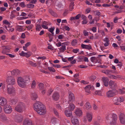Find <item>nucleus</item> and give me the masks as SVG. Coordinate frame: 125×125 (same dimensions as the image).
Segmentation results:
<instances>
[{
	"label": "nucleus",
	"instance_id": "69168bd1",
	"mask_svg": "<svg viewBox=\"0 0 125 125\" xmlns=\"http://www.w3.org/2000/svg\"><path fill=\"white\" fill-rule=\"evenodd\" d=\"M64 37L63 35L62 34H61L59 35L58 36V38L59 39H63Z\"/></svg>",
	"mask_w": 125,
	"mask_h": 125
},
{
	"label": "nucleus",
	"instance_id": "49530a36",
	"mask_svg": "<svg viewBox=\"0 0 125 125\" xmlns=\"http://www.w3.org/2000/svg\"><path fill=\"white\" fill-rule=\"evenodd\" d=\"M77 40L75 39L73 40L71 43V44L73 46H75L77 43Z\"/></svg>",
	"mask_w": 125,
	"mask_h": 125
},
{
	"label": "nucleus",
	"instance_id": "f8f14e48",
	"mask_svg": "<svg viewBox=\"0 0 125 125\" xmlns=\"http://www.w3.org/2000/svg\"><path fill=\"white\" fill-rule=\"evenodd\" d=\"M84 89L86 92L89 93H90V90H93L94 89V86L91 85H88L85 87Z\"/></svg>",
	"mask_w": 125,
	"mask_h": 125
},
{
	"label": "nucleus",
	"instance_id": "393cba45",
	"mask_svg": "<svg viewBox=\"0 0 125 125\" xmlns=\"http://www.w3.org/2000/svg\"><path fill=\"white\" fill-rule=\"evenodd\" d=\"M102 73H105V74L108 75L110 74L112 72V71L111 70H103L102 71Z\"/></svg>",
	"mask_w": 125,
	"mask_h": 125
},
{
	"label": "nucleus",
	"instance_id": "ea45409f",
	"mask_svg": "<svg viewBox=\"0 0 125 125\" xmlns=\"http://www.w3.org/2000/svg\"><path fill=\"white\" fill-rule=\"evenodd\" d=\"M16 27L17 28V30L18 31L21 32L23 31V28L21 26L17 25Z\"/></svg>",
	"mask_w": 125,
	"mask_h": 125
},
{
	"label": "nucleus",
	"instance_id": "423d86ee",
	"mask_svg": "<svg viewBox=\"0 0 125 125\" xmlns=\"http://www.w3.org/2000/svg\"><path fill=\"white\" fill-rule=\"evenodd\" d=\"M7 92L9 94H15L16 92L15 89L12 85H7Z\"/></svg>",
	"mask_w": 125,
	"mask_h": 125
},
{
	"label": "nucleus",
	"instance_id": "f257e3e1",
	"mask_svg": "<svg viewBox=\"0 0 125 125\" xmlns=\"http://www.w3.org/2000/svg\"><path fill=\"white\" fill-rule=\"evenodd\" d=\"M33 107L35 110L40 115H44L46 113V107L41 102L35 103L33 105Z\"/></svg>",
	"mask_w": 125,
	"mask_h": 125
},
{
	"label": "nucleus",
	"instance_id": "cd10ccee",
	"mask_svg": "<svg viewBox=\"0 0 125 125\" xmlns=\"http://www.w3.org/2000/svg\"><path fill=\"white\" fill-rule=\"evenodd\" d=\"M31 44V43L30 42H28L25 44V46L23 47V49L25 51L27 50V48Z\"/></svg>",
	"mask_w": 125,
	"mask_h": 125
},
{
	"label": "nucleus",
	"instance_id": "052dcab7",
	"mask_svg": "<svg viewBox=\"0 0 125 125\" xmlns=\"http://www.w3.org/2000/svg\"><path fill=\"white\" fill-rule=\"evenodd\" d=\"M48 49L50 50L53 49V47L51 45H50L49 43L48 44Z\"/></svg>",
	"mask_w": 125,
	"mask_h": 125
},
{
	"label": "nucleus",
	"instance_id": "bf43d9fd",
	"mask_svg": "<svg viewBox=\"0 0 125 125\" xmlns=\"http://www.w3.org/2000/svg\"><path fill=\"white\" fill-rule=\"evenodd\" d=\"M42 25H50V24L49 22H47L45 21H44L42 22Z\"/></svg>",
	"mask_w": 125,
	"mask_h": 125
},
{
	"label": "nucleus",
	"instance_id": "2eb2a0df",
	"mask_svg": "<svg viewBox=\"0 0 125 125\" xmlns=\"http://www.w3.org/2000/svg\"><path fill=\"white\" fill-rule=\"evenodd\" d=\"M86 117L89 122L92 121L93 118V114L91 112H88L86 114Z\"/></svg>",
	"mask_w": 125,
	"mask_h": 125
},
{
	"label": "nucleus",
	"instance_id": "13d9d810",
	"mask_svg": "<svg viewBox=\"0 0 125 125\" xmlns=\"http://www.w3.org/2000/svg\"><path fill=\"white\" fill-rule=\"evenodd\" d=\"M53 66L54 67L57 68H60L61 67V65L58 64H53Z\"/></svg>",
	"mask_w": 125,
	"mask_h": 125
},
{
	"label": "nucleus",
	"instance_id": "0eeeda50",
	"mask_svg": "<svg viewBox=\"0 0 125 125\" xmlns=\"http://www.w3.org/2000/svg\"><path fill=\"white\" fill-rule=\"evenodd\" d=\"M4 110L5 113L9 114L11 112L12 108L9 105H6L4 106Z\"/></svg>",
	"mask_w": 125,
	"mask_h": 125
},
{
	"label": "nucleus",
	"instance_id": "603ef678",
	"mask_svg": "<svg viewBox=\"0 0 125 125\" xmlns=\"http://www.w3.org/2000/svg\"><path fill=\"white\" fill-rule=\"evenodd\" d=\"M7 30L9 31L13 32L14 31V29L13 28L9 27H8V29H7Z\"/></svg>",
	"mask_w": 125,
	"mask_h": 125
},
{
	"label": "nucleus",
	"instance_id": "6e6d98bb",
	"mask_svg": "<svg viewBox=\"0 0 125 125\" xmlns=\"http://www.w3.org/2000/svg\"><path fill=\"white\" fill-rule=\"evenodd\" d=\"M53 111L54 114L55 115L58 117H59V115L58 113L57 112L56 110L55 109H53Z\"/></svg>",
	"mask_w": 125,
	"mask_h": 125
},
{
	"label": "nucleus",
	"instance_id": "c9c22d12",
	"mask_svg": "<svg viewBox=\"0 0 125 125\" xmlns=\"http://www.w3.org/2000/svg\"><path fill=\"white\" fill-rule=\"evenodd\" d=\"M49 13L53 16L54 17H56L57 16V14L51 9H49Z\"/></svg>",
	"mask_w": 125,
	"mask_h": 125
},
{
	"label": "nucleus",
	"instance_id": "8fccbe9b",
	"mask_svg": "<svg viewBox=\"0 0 125 125\" xmlns=\"http://www.w3.org/2000/svg\"><path fill=\"white\" fill-rule=\"evenodd\" d=\"M79 51V49H73V50L72 51L74 53H77Z\"/></svg>",
	"mask_w": 125,
	"mask_h": 125
},
{
	"label": "nucleus",
	"instance_id": "09e8293b",
	"mask_svg": "<svg viewBox=\"0 0 125 125\" xmlns=\"http://www.w3.org/2000/svg\"><path fill=\"white\" fill-rule=\"evenodd\" d=\"M70 109L71 110H73L75 108V106L74 104H70Z\"/></svg>",
	"mask_w": 125,
	"mask_h": 125
},
{
	"label": "nucleus",
	"instance_id": "de8ad7c7",
	"mask_svg": "<svg viewBox=\"0 0 125 125\" xmlns=\"http://www.w3.org/2000/svg\"><path fill=\"white\" fill-rule=\"evenodd\" d=\"M48 68L50 72H54L55 71V69L52 67H48Z\"/></svg>",
	"mask_w": 125,
	"mask_h": 125
},
{
	"label": "nucleus",
	"instance_id": "4468645a",
	"mask_svg": "<svg viewBox=\"0 0 125 125\" xmlns=\"http://www.w3.org/2000/svg\"><path fill=\"white\" fill-rule=\"evenodd\" d=\"M102 79L104 86L106 87L108 86L109 81L107 77L104 76L103 77Z\"/></svg>",
	"mask_w": 125,
	"mask_h": 125
},
{
	"label": "nucleus",
	"instance_id": "1a4fd4ad",
	"mask_svg": "<svg viewBox=\"0 0 125 125\" xmlns=\"http://www.w3.org/2000/svg\"><path fill=\"white\" fill-rule=\"evenodd\" d=\"M69 94L68 99L69 101L73 102L74 101L75 98L74 95L73 93L71 92L68 93Z\"/></svg>",
	"mask_w": 125,
	"mask_h": 125
},
{
	"label": "nucleus",
	"instance_id": "c85d7f7f",
	"mask_svg": "<svg viewBox=\"0 0 125 125\" xmlns=\"http://www.w3.org/2000/svg\"><path fill=\"white\" fill-rule=\"evenodd\" d=\"M28 62L29 64L32 66L36 67L37 66V64L36 63H34L30 60L28 61Z\"/></svg>",
	"mask_w": 125,
	"mask_h": 125
},
{
	"label": "nucleus",
	"instance_id": "c756f323",
	"mask_svg": "<svg viewBox=\"0 0 125 125\" xmlns=\"http://www.w3.org/2000/svg\"><path fill=\"white\" fill-rule=\"evenodd\" d=\"M108 77L112 79H117L118 78H120V76L118 75L115 76L114 75H110L108 76Z\"/></svg>",
	"mask_w": 125,
	"mask_h": 125
},
{
	"label": "nucleus",
	"instance_id": "6e6552de",
	"mask_svg": "<svg viewBox=\"0 0 125 125\" xmlns=\"http://www.w3.org/2000/svg\"><path fill=\"white\" fill-rule=\"evenodd\" d=\"M32 54V52L30 51L26 53L24 52L23 51H22L19 53L20 56H25L27 58L29 57Z\"/></svg>",
	"mask_w": 125,
	"mask_h": 125
},
{
	"label": "nucleus",
	"instance_id": "f3484780",
	"mask_svg": "<svg viewBox=\"0 0 125 125\" xmlns=\"http://www.w3.org/2000/svg\"><path fill=\"white\" fill-rule=\"evenodd\" d=\"M23 125H32V121L28 119H26L24 121Z\"/></svg>",
	"mask_w": 125,
	"mask_h": 125
},
{
	"label": "nucleus",
	"instance_id": "c03bdc74",
	"mask_svg": "<svg viewBox=\"0 0 125 125\" xmlns=\"http://www.w3.org/2000/svg\"><path fill=\"white\" fill-rule=\"evenodd\" d=\"M27 7L29 8H33L34 7V5L32 4L29 3L26 5Z\"/></svg>",
	"mask_w": 125,
	"mask_h": 125
},
{
	"label": "nucleus",
	"instance_id": "864d4df0",
	"mask_svg": "<svg viewBox=\"0 0 125 125\" xmlns=\"http://www.w3.org/2000/svg\"><path fill=\"white\" fill-rule=\"evenodd\" d=\"M81 16L82 15L80 14H78L75 17L76 20H78L80 17L81 18Z\"/></svg>",
	"mask_w": 125,
	"mask_h": 125
},
{
	"label": "nucleus",
	"instance_id": "774afa93",
	"mask_svg": "<svg viewBox=\"0 0 125 125\" xmlns=\"http://www.w3.org/2000/svg\"><path fill=\"white\" fill-rule=\"evenodd\" d=\"M120 48L121 50L122 51H125V46H120Z\"/></svg>",
	"mask_w": 125,
	"mask_h": 125
},
{
	"label": "nucleus",
	"instance_id": "37998d69",
	"mask_svg": "<svg viewBox=\"0 0 125 125\" xmlns=\"http://www.w3.org/2000/svg\"><path fill=\"white\" fill-rule=\"evenodd\" d=\"M83 57H84V56H79L77 57L78 62H80L82 61L83 58Z\"/></svg>",
	"mask_w": 125,
	"mask_h": 125
},
{
	"label": "nucleus",
	"instance_id": "e2e57ef3",
	"mask_svg": "<svg viewBox=\"0 0 125 125\" xmlns=\"http://www.w3.org/2000/svg\"><path fill=\"white\" fill-rule=\"evenodd\" d=\"M84 35L85 36H87L88 35V32H87L86 31L84 30L83 32Z\"/></svg>",
	"mask_w": 125,
	"mask_h": 125
},
{
	"label": "nucleus",
	"instance_id": "ddd939ff",
	"mask_svg": "<svg viewBox=\"0 0 125 125\" xmlns=\"http://www.w3.org/2000/svg\"><path fill=\"white\" fill-rule=\"evenodd\" d=\"M7 101L6 99L2 97H0V105L2 106L6 105Z\"/></svg>",
	"mask_w": 125,
	"mask_h": 125
},
{
	"label": "nucleus",
	"instance_id": "58836bf2",
	"mask_svg": "<svg viewBox=\"0 0 125 125\" xmlns=\"http://www.w3.org/2000/svg\"><path fill=\"white\" fill-rule=\"evenodd\" d=\"M0 118L4 121H5L8 120L7 117L4 115H1L0 116Z\"/></svg>",
	"mask_w": 125,
	"mask_h": 125
},
{
	"label": "nucleus",
	"instance_id": "0e129e2a",
	"mask_svg": "<svg viewBox=\"0 0 125 125\" xmlns=\"http://www.w3.org/2000/svg\"><path fill=\"white\" fill-rule=\"evenodd\" d=\"M54 28H53L51 27V28H50L48 30V31L51 32V33H52L53 32V31L54 30Z\"/></svg>",
	"mask_w": 125,
	"mask_h": 125
},
{
	"label": "nucleus",
	"instance_id": "dca6fc26",
	"mask_svg": "<svg viewBox=\"0 0 125 125\" xmlns=\"http://www.w3.org/2000/svg\"><path fill=\"white\" fill-rule=\"evenodd\" d=\"M65 114L68 117H73L72 112L69 110H67L65 111Z\"/></svg>",
	"mask_w": 125,
	"mask_h": 125
},
{
	"label": "nucleus",
	"instance_id": "a878e982",
	"mask_svg": "<svg viewBox=\"0 0 125 125\" xmlns=\"http://www.w3.org/2000/svg\"><path fill=\"white\" fill-rule=\"evenodd\" d=\"M24 81L26 84L28 82L30 81L29 76H24L22 77Z\"/></svg>",
	"mask_w": 125,
	"mask_h": 125
},
{
	"label": "nucleus",
	"instance_id": "5fc2aeb1",
	"mask_svg": "<svg viewBox=\"0 0 125 125\" xmlns=\"http://www.w3.org/2000/svg\"><path fill=\"white\" fill-rule=\"evenodd\" d=\"M33 27V25L31 24L28 26V27H26L27 28V29L28 30H30L32 29Z\"/></svg>",
	"mask_w": 125,
	"mask_h": 125
},
{
	"label": "nucleus",
	"instance_id": "6ab92c4d",
	"mask_svg": "<svg viewBox=\"0 0 125 125\" xmlns=\"http://www.w3.org/2000/svg\"><path fill=\"white\" fill-rule=\"evenodd\" d=\"M23 118L22 116L21 115H17L16 116L15 120L16 122L19 123L21 122Z\"/></svg>",
	"mask_w": 125,
	"mask_h": 125
},
{
	"label": "nucleus",
	"instance_id": "5701e85b",
	"mask_svg": "<svg viewBox=\"0 0 125 125\" xmlns=\"http://www.w3.org/2000/svg\"><path fill=\"white\" fill-rule=\"evenodd\" d=\"M81 47L83 49H87L88 50H91L92 49L90 45H87L83 44H81Z\"/></svg>",
	"mask_w": 125,
	"mask_h": 125
},
{
	"label": "nucleus",
	"instance_id": "412c9836",
	"mask_svg": "<svg viewBox=\"0 0 125 125\" xmlns=\"http://www.w3.org/2000/svg\"><path fill=\"white\" fill-rule=\"evenodd\" d=\"M81 18L83 21H82V24H86L87 23V21L86 20L87 17L83 15H82Z\"/></svg>",
	"mask_w": 125,
	"mask_h": 125
},
{
	"label": "nucleus",
	"instance_id": "9d476101",
	"mask_svg": "<svg viewBox=\"0 0 125 125\" xmlns=\"http://www.w3.org/2000/svg\"><path fill=\"white\" fill-rule=\"evenodd\" d=\"M119 119L121 123L122 124L125 123V115L123 113H121L119 115Z\"/></svg>",
	"mask_w": 125,
	"mask_h": 125
},
{
	"label": "nucleus",
	"instance_id": "f03ea898",
	"mask_svg": "<svg viewBox=\"0 0 125 125\" xmlns=\"http://www.w3.org/2000/svg\"><path fill=\"white\" fill-rule=\"evenodd\" d=\"M117 117L116 114H113L108 115L106 117L107 120H110L111 125H115L116 123Z\"/></svg>",
	"mask_w": 125,
	"mask_h": 125
},
{
	"label": "nucleus",
	"instance_id": "4c0bfd02",
	"mask_svg": "<svg viewBox=\"0 0 125 125\" xmlns=\"http://www.w3.org/2000/svg\"><path fill=\"white\" fill-rule=\"evenodd\" d=\"M66 50V46L65 45H62V47L60 48L59 50L60 52H63Z\"/></svg>",
	"mask_w": 125,
	"mask_h": 125
},
{
	"label": "nucleus",
	"instance_id": "a211bd4d",
	"mask_svg": "<svg viewBox=\"0 0 125 125\" xmlns=\"http://www.w3.org/2000/svg\"><path fill=\"white\" fill-rule=\"evenodd\" d=\"M75 113L77 116L80 117L82 115V112L81 110L78 108L75 110Z\"/></svg>",
	"mask_w": 125,
	"mask_h": 125
},
{
	"label": "nucleus",
	"instance_id": "338daca9",
	"mask_svg": "<svg viewBox=\"0 0 125 125\" xmlns=\"http://www.w3.org/2000/svg\"><path fill=\"white\" fill-rule=\"evenodd\" d=\"M68 10H65L63 13V15L64 16H66L68 14Z\"/></svg>",
	"mask_w": 125,
	"mask_h": 125
},
{
	"label": "nucleus",
	"instance_id": "bb28decb",
	"mask_svg": "<svg viewBox=\"0 0 125 125\" xmlns=\"http://www.w3.org/2000/svg\"><path fill=\"white\" fill-rule=\"evenodd\" d=\"M72 122L74 125H78L79 124L78 121L76 119L74 118L73 120H72Z\"/></svg>",
	"mask_w": 125,
	"mask_h": 125
},
{
	"label": "nucleus",
	"instance_id": "680f3d73",
	"mask_svg": "<svg viewBox=\"0 0 125 125\" xmlns=\"http://www.w3.org/2000/svg\"><path fill=\"white\" fill-rule=\"evenodd\" d=\"M81 83H83L84 84H88L89 83V82L86 81L84 80H82L80 82Z\"/></svg>",
	"mask_w": 125,
	"mask_h": 125
},
{
	"label": "nucleus",
	"instance_id": "72a5a7b5",
	"mask_svg": "<svg viewBox=\"0 0 125 125\" xmlns=\"http://www.w3.org/2000/svg\"><path fill=\"white\" fill-rule=\"evenodd\" d=\"M31 97L32 100H35L38 97V96L35 93H32L31 95Z\"/></svg>",
	"mask_w": 125,
	"mask_h": 125
},
{
	"label": "nucleus",
	"instance_id": "473e14b6",
	"mask_svg": "<svg viewBox=\"0 0 125 125\" xmlns=\"http://www.w3.org/2000/svg\"><path fill=\"white\" fill-rule=\"evenodd\" d=\"M115 100H117V102H119L120 103L123 102L124 101V99L122 97H120L118 98H114Z\"/></svg>",
	"mask_w": 125,
	"mask_h": 125
},
{
	"label": "nucleus",
	"instance_id": "e433bc0d",
	"mask_svg": "<svg viewBox=\"0 0 125 125\" xmlns=\"http://www.w3.org/2000/svg\"><path fill=\"white\" fill-rule=\"evenodd\" d=\"M3 47V50L2 51V53L3 54H6L7 52V50L8 49L7 48L6 46H3L2 47Z\"/></svg>",
	"mask_w": 125,
	"mask_h": 125
},
{
	"label": "nucleus",
	"instance_id": "79ce46f5",
	"mask_svg": "<svg viewBox=\"0 0 125 125\" xmlns=\"http://www.w3.org/2000/svg\"><path fill=\"white\" fill-rule=\"evenodd\" d=\"M44 85L42 83H40L38 84V87L41 90H42L44 88Z\"/></svg>",
	"mask_w": 125,
	"mask_h": 125
},
{
	"label": "nucleus",
	"instance_id": "20e7f679",
	"mask_svg": "<svg viewBox=\"0 0 125 125\" xmlns=\"http://www.w3.org/2000/svg\"><path fill=\"white\" fill-rule=\"evenodd\" d=\"M17 82L19 85L20 87L24 88L26 86V84L22 77H18Z\"/></svg>",
	"mask_w": 125,
	"mask_h": 125
},
{
	"label": "nucleus",
	"instance_id": "4d7b16f0",
	"mask_svg": "<svg viewBox=\"0 0 125 125\" xmlns=\"http://www.w3.org/2000/svg\"><path fill=\"white\" fill-rule=\"evenodd\" d=\"M20 6L22 7H24L26 6V5L25 4L24 2H22L20 3Z\"/></svg>",
	"mask_w": 125,
	"mask_h": 125
},
{
	"label": "nucleus",
	"instance_id": "a19ab883",
	"mask_svg": "<svg viewBox=\"0 0 125 125\" xmlns=\"http://www.w3.org/2000/svg\"><path fill=\"white\" fill-rule=\"evenodd\" d=\"M42 29L40 24H37L36 25V29L37 31H40Z\"/></svg>",
	"mask_w": 125,
	"mask_h": 125
},
{
	"label": "nucleus",
	"instance_id": "4be33fe9",
	"mask_svg": "<svg viewBox=\"0 0 125 125\" xmlns=\"http://www.w3.org/2000/svg\"><path fill=\"white\" fill-rule=\"evenodd\" d=\"M52 97L54 100H58L59 98V95L58 93L55 92L52 95Z\"/></svg>",
	"mask_w": 125,
	"mask_h": 125
},
{
	"label": "nucleus",
	"instance_id": "2f4dec72",
	"mask_svg": "<svg viewBox=\"0 0 125 125\" xmlns=\"http://www.w3.org/2000/svg\"><path fill=\"white\" fill-rule=\"evenodd\" d=\"M85 106L86 109L87 110H90L91 108V106L90 105V103L88 102L86 103L85 104Z\"/></svg>",
	"mask_w": 125,
	"mask_h": 125
},
{
	"label": "nucleus",
	"instance_id": "3c124183",
	"mask_svg": "<svg viewBox=\"0 0 125 125\" xmlns=\"http://www.w3.org/2000/svg\"><path fill=\"white\" fill-rule=\"evenodd\" d=\"M95 94L97 95H101L102 93L100 91H96L95 92Z\"/></svg>",
	"mask_w": 125,
	"mask_h": 125
},
{
	"label": "nucleus",
	"instance_id": "7ed1b4c3",
	"mask_svg": "<svg viewBox=\"0 0 125 125\" xmlns=\"http://www.w3.org/2000/svg\"><path fill=\"white\" fill-rule=\"evenodd\" d=\"M25 109V105L22 102L19 103L15 107V110L19 112H21Z\"/></svg>",
	"mask_w": 125,
	"mask_h": 125
},
{
	"label": "nucleus",
	"instance_id": "aec40b11",
	"mask_svg": "<svg viewBox=\"0 0 125 125\" xmlns=\"http://www.w3.org/2000/svg\"><path fill=\"white\" fill-rule=\"evenodd\" d=\"M109 85L110 87L112 89L117 86L116 83H115L112 80H110L109 81Z\"/></svg>",
	"mask_w": 125,
	"mask_h": 125
},
{
	"label": "nucleus",
	"instance_id": "39448f33",
	"mask_svg": "<svg viewBox=\"0 0 125 125\" xmlns=\"http://www.w3.org/2000/svg\"><path fill=\"white\" fill-rule=\"evenodd\" d=\"M7 85H14L15 83V79L11 76L8 77L7 79Z\"/></svg>",
	"mask_w": 125,
	"mask_h": 125
},
{
	"label": "nucleus",
	"instance_id": "a18cd8bd",
	"mask_svg": "<svg viewBox=\"0 0 125 125\" xmlns=\"http://www.w3.org/2000/svg\"><path fill=\"white\" fill-rule=\"evenodd\" d=\"M36 83L35 81L34 80L33 81L31 84V87L32 88H35L36 87Z\"/></svg>",
	"mask_w": 125,
	"mask_h": 125
},
{
	"label": "nucleus",
	"instance_id": "7c9ffc66",
	"mask_svg": "<svg viewBox=\"0 0 125 125\" xmlns=\"http://www.w3.org/2000/svg\"><path fill=\"white\" fill-rule=\"evenodd\" d=\"M74 2H71L69 6V9L70 11H72L74 9Z\"/></svg>",
	"mask_w": 125,
	"mask_h": 125
},
{
	"label": "nucleus",
	"instance_id": "b1692460",
	"mask_svg": "<svg viewBox=\"0 0 125 125\" xmlns=\"http://www.w3.org/2000/svg\"><path fill=\"white\" fill-rule=\"evenodd\" d=\"M91 61L92 62L94 63H98L100 64L101 63V62H100L98 61L97 58L95 57H91Z\"/></svg>",
	"mask_w": 125,
	"mask_h": 125
},
{
	"label": "nucleus",
	"instance_id": "f704fd0d",
	"mask_svg": "<svg viewBox=\"0 0 125 125\" xmlns=\"http://www.w3.org/2000/svg\"><path fill=\"white\" fill-rule=\"evenodd\" d=\"M20 71L18 70H14L11 71V72H9V73H11L12 75H16V73H19Z\"/></svg>",
	"mask_w": 125,
	"mask_h": 125
},
{
	"label": "nucleus",
	"instance_id": "9b49d317",
	"mask_svg": "<svg viewBox=\"0 0 125 125\" xmlns=\"http://www.w3.org/2000/svg\"><path fill=\"white\" fill-rule=\"evenodd\" d=\"M107 96L108 98L113 97L115 95V92L114 90H110L106 93Z\"/></svg>",
	"mask_w": 125,
	"mask_h": 125
}]
</instances>
